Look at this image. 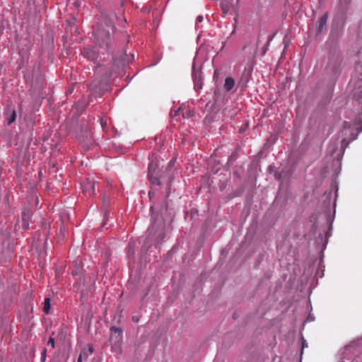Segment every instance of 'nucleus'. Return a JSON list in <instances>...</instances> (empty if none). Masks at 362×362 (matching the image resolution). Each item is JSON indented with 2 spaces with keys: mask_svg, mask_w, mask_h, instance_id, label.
<instances>
[{
  "mask_svg": "<svg viewBox=\"0 0 362 362\" xmlns=\"http://www.w3.org/2000/svg\"><path fill=\"white\" fill-rule=\"evenodd\" d=\"M185 107L183 105H182L177 110H175L174 112H170L171 117H178L180 115H182V118L185 119Z\"/></svg>",
  "mask_w": 362,
  "mask_h": 362,
  "instance_id": "nucleus-12",
  "label": "nucleus"
},
{
  "mask_svg": "<svg viewBox=\"0 0 362 362\" xmlns=\"http://www.w3.org/2000/svg\"><path fill=\"white\" fill-rule=\"evenodd\" d=\"M81 263H79L78 267H77V268L76 269V270L75 271H72L71 274L73 275H76V274H79V269H81Z\"/></svg>",
  "mask_w": 362,
  "mask_h": 362,
  "instance_id": "nucleus-22",
  "label": "nucleus"
},
{
  "mask_svg": "<svg viewBox=\"0 0 362 362\" xmlns=\"http://www.w3.org/2000/svg\"><path fill=\"white\" fill-rule=\"evenodd\" d=\"M95 182L93 178L91 177L86 178V180L81 183L83 192L88 197H94L95 195Z\"/></svg>",
  "mask_w": 362,
  "mask_h": 362,
  "instance_id": "nucleus-4",
  "label": "nucleus"
},
{
  "mask_svg": "<svg viewBox=\"0 0 362 362\" xmlns=\"http://www.w3.org/2000/svg\"><path fill=\"white\" fill-rule=\"evenodd\" d=\"M92 362H100L99 358H93Z\"/></svg>",
  "mask_w": 362,
  "mask_h": 362,
  "instance_id": "nucleus-29",
  "label": "nucleus"
},
{
  "mask_svg": "<svg viewBox=\"0 0 362 362\" xmlns=\"http://www.w3.org/2000/svg\"><path fill=\"white\" fill-rule=\"evenodd\" d=\"M21 167L18 165V163H16V175L18 180H21Z\"/></svg>",
  "mask_w": 362,
  "mask_h": 362,
  "instance_id": "nucleus-20",
  "label": "nucleus"
},
{
  "mask_svg": "<svg viewBox=\"0 0 362 362\" xmlns=\"http://www.w3.org/2000/svg\"><path fill=\"white\" fill-rule=\"evenodd\" d=\"M194 111L190 109H187L186 112H185V118L189 119L194 116Z\"/></svg>",
  "mask_w": 362,
  "mask_h": 362,
  "instance_id": "nucleus-18",
  "label": "nucleus"
},
{
  "mask_svg": "<svg viewBox=\"0 0 362 362\" xmlns=\"http://www.w3.org/2000/svg\"><path fill=\"white\" fill-rule=\"evenodd\" d=\"M355 70L357 73L360 74V76L362 77V62H357L356 63V67ZM362 80V78H361Z\"/></svg>",
  "mask_w": 362,
  "mask_h": 362,
  "instance_id": "nucleus-17",
  "label": "nucleus"
},
{
  "mask_svg": "<svg viewBox=\"0 0 362 362\" xmlns=\"http://www.w3.org/2000/svg\"><path fill=\"white\" fill-rule=\"evenodd\" d=\"M246 47H247V45H245L243 46V49H245Z\"/></svg>",
  "mask_w": 362,
  "mask_h": 362,
  "instance_id": "nucleus-31",
  "label": "nucleus"
},
{
  "mask_svg": "<svg viewBox=\"0 0 362 362\" xmlns=\"http://www.w3.org/2000/svg\"><path fill=\"white\" fill-rule=\"evenodd\" d=\"M115 26L112 21L107 16H103L101 24L99 25L95 35L94 45L93 47H85L82 51L84 57L94 61L99 55L98 47L109 51L110 47V30L113 31Z\"/></svg>",
  "mask_w": 362,
  "mask_h": 362,
  "instance_id": "nucleus-1",
  "label": "nucleus"
},
{
  "mask_svg": "<svg viewBox=\"0 0 362 362\" xmlns=\"http://www.w3.org/2000/svg\"><path fill=\"white\" fill-rule=\"evenodd\" d=\"M194 88L196 90L202 88V83L200 79V76H199V79L197 78V74L194 75Z\"/></svg>",
  "mask_w": 362,
  "mask_h": 362,
  "instance_id": "nucleus-16",
  "label": "nucleus"
},
{
  "mask_svg": "<svg viewBox=\"0 0 362 362\" xmlns=\"http://www.w3.org/2000/svg\"><path fill=\"white\" fill-rule=\"evenodd\" d=\"M327 18H328L327 13H325L318 20V22H317L318 33H321L323 30L324 28L326 25Z\"/></svg>",
  "mask_w": 362,
  "mask_h": 362,
  "instance_id": "nucleus-8",
  "label": "nucleus"
},
{
  "mask_svg": "<svg viewBox=\"0 0 362 362\" xmlns=\"http://www.w3.org/2000/svg\"><path fill=\"white\" fill-rule=\"evenodd\" d=\"M93 353V347L92 345L88 344L87 348H84L79 356H82V358L83 361H87L89 356L92 355Z\"/></svg>",
  "mask_w": 362,
  "mask_h": 362,
  "instance_id": "nucleus-9",
  "label": "nucleus"
},
{
  "mask_svg": "<svg viewBox=\"0 0 362 362\" xmlns=\"http://www.w3.org/2000/svg\"><path fill=\"white\" fill-rule=\"evenodd\" d=\"M223 6V11L224 14H226V13H228V10H229L230 6H229V5H228V4H226V6H224V5L223 4V6Z\"/></svg>",
  "mask_w": 362,
  "mask_h": 362,
  "instance_id": "nucleus-24",
  "label": "nucleus"
},
{
  "mask_svg": "<svg viewBox=\"0 0 362 362\" xmlns=\"http://www.w3.org/2000/svg\"><path fill=\"white\" fill-rule=\"evenodd\" d=\"M158 163L157 160H153L148 165V174H158Z\"/></svg>",
  "mask_w": 362,
  "mask_h": 362,
  "instance_id": "nucleus-11",
  "label": "nucleus"
},
{
  "mask_svg": "<svg viewBox=\"0 0 362 362\" xmlns=\"http://www.w3.org/2000/svg\"><path fill=\"white\" fill-rule=\"evenodd\" d=\"M202 21H203V17H202V16H198V17L197 18V22L200 23V22H202Z\"/></svg>",
  "mask_w": 362,
  "mask_h": 362,
  "instance_id": "nucleus-26",
  "label": "nucleus"
},
{
  "mask_svg": "<svg viewBox=\"0 0 362 362\" xmlns=\"http://www.w3.org/2000/svg\"><path fill=\"white\" fill-rule=\"evenodd\" d=\"M23 227H24V230L25 229H27L28 228V223H26L25 221V219L24 218V225H23Z\"/></svg>",
  "mask_w": 362,
  "mask_h": 362,
  "instance_id": "nucleus-27",
  "label": "nucleus"
},
{
  "mask_svg": "<svg viewBox=\"0 0 362 362\" xmlns=\"http://www.w3.org/2000/svg\"><path fill=\"white\" fill-rule=\"evenodd\" d=\"M6 116L7 123L8 125H10L16 119V112L13 109L11 108L10 107H7V110L6 111Z\"/></svg>",
  "mask_w": 362,
  "mask_h": 362,
  "instance_id": "nucleus-7",
  "label": "nucleus"
},
{
  "mask_svg": "<svg viewBox=\"0 0 362 362\" xmlns=\"http://www.w3.org/2000/svg\"><path fill=\"white\" fill-rule=\"evenodd\" d=\"M86 140H83V142L88 145L92 143V138L89 132H86Z\"/></svg>",
  "mask_w": 362,
  "mask_h": 362,
  "instance_id": "nucleus-19",
  "label": "nucleus"
},
{
  "mask_svg": "<svg viewBox=\"0 0 362 362\" xmlns=\"http://www.w3.org/2000/svg\"><path fill=\"white\" fill-rule=\"evenodd\" d=\"M164 226L163 221H160L158 224L153 223L149 227L148 237L142 250H146L153 242L156 245L162 243L165 238Z\"/></svg>",
  "mask_w": 362,
  "mask_h": 362,
  "instance_id": "nucleus-2",
  "label": "nucleus"
},
{
  "mask_svg": "<svg viewBox=\"0 0 362 362\" xmlns=\"http://www.w3.org/2000/svg\"><path fill=\"white\" fill-rule=\"evenodd\" d=\"M50 309H51L50 299L48 298H46L44 301L43 311L46 314H48L49 313Z\"/></svg>",
  "mask_w": 362,
  "mask_h": 362,
  "instance_id": "nucleus-14",
  "label": "nucleus"
},
{
  "mask_svg": "<svg viewBox=\"0 0 362 362\" xmlns=\"http://www.w3.org/2000/svg\"><path fill=\"white\" fill-rule=\"evenodd\" d=\"M305 346H307V345H305V340H303V349Z\"/></svg>",
  "mask_w": 362,
  "mask_h": 362,
  "instance_id": "nucleus-30",
  "label": "nucleus"
},
{
  "mask_svg": "<svg viewBox=\"0 0 362 362\" xmlns=\"http://www.w3.org/2000/svg\"><path fill=\"white\" fill-rule=\"evenodd\" d=\"M47 345H50L52 349L54 348V339L53 337H49V341L47 342Z\"/></svg>",
  "mask_w": 362,
  "mask_h": 362,
  "instance_id": "nucleus-21",
  "label": "nucleus"
},
{
  "mask_svg": "<svg viewBox=\"0 0 362 362\" xmlns=\"http://www.w3.org/2000/svg\"><path fill=\"white\" fill-rule=\"evenodd\" d=\"M351 0H339L336 17L342 21L346 18V13L350 8Z\"/></svg>",
  "mask_w": 362,
  "mask_h": 362,
  "instance_id": "nucleus-5",
  "label": "nucleus"
},
{
  "mask_svg": "<svg viewBox=\"0 0 362 362\" xmlns=\"http://www.w3.org/2000/svg\"><path fill=\"white\" fill-rule=\"evenodd\" d=\"M44 83V77L40 70V65L38 64L33 69V73L31 79L32 86H35L37 89H41Z\"/></svg>",
  "mask_w": 362,
  "mask_h": 362,
  "instance_id": "nucleus-3",
  "label": "nucleus"
},
{
  "mask_svg": "<svg viewBox=\"0 0 362 362\" xmlns=\"http://www.w3.org/2000/svg\"><path fill=\"white\" fill-rule=\"evenodd\" d=\"M111 331L112 332V337H120L122 334V329L117 327H112Z\"/></svg>",
  "mask_w": 362,
  "mask_h": 362,
  "instance_id": "nucleus-15",
  "label": "nucleus"
},
{
  "mask_svg": "<svg viewBox=\"0 0 362 362\" xmlns=\"http://www.w3.org/2000/svg\"><path fill=\"white\" fill-rule=\"evenodd\" d=\"M46 352H47V349H44V350L42 351V354H41V360L42 361H45V360L46 358Z\"/></svg>",
  "mask_w": 362,
  "mask_h": 362,
  "instance_id": "nucleus-23",
  "label": "nucleus"
},
{
  "mask_svg": "<svg viewBox=\"0 0 362 362\" xmlns=\"http://www.w3.org/2000/svg\"><path fill=\"white\" fill-rule=\"evenodd\" d=\"M341 62L342 57L339 52L336 51L331 52L329 55L328 67H332L333 69H335L339 66Z\"/></svg>",
  "mask_w": 362,
  "mask_h": 362,
  "instance_id": "nucleus-6",
  "label": "nucleus"
},
{
  "mask_svg": "<svg viewBox=\"0 0 362 362\" xmlns=\"http://www.w3.org/2000/svg\"><path fill=\"white\" fill-rule=\"evenodd\" d=\"M83 359L82 358V356H79L77 360V362H83Z\"/></svg>",
  "mask_w": 362,
  "mask_h": 362,
  "instance_id": "nucleus-28",
  "label": "nucleus"
},
{
  "mask_svg": "<svg viewBox=\"0 0 362 362\" xmlns=\"http://www.w3.org/2000/svg\"><path fill=\"white\" fill-rule=\"evenodd\" d=\"M235 86V80L231 77H227L225 79V83L223 85L224 89L226 91H230Z\"/></svg>",
  "mask_w": 362,
  "mask_h": 362,
  "instance_id": "nucleus-10",
  "label": "nucleus"
},
{
  "mask_svg": "<svg viewBox=\"0 0 362 362\" xmlns=\"http://www.w3.org/2000/svg\"><path fill=\"white\" fill-rule=\"evenodd\" d=\"M148 196H149V198L151 199L153 197H155L156 194H155V192L153 191L150 190L149 192H148Z\"/></svg>",
  "mask_w": 362,
  "mask_h": 362,
  "instance_id": "nucleus-25",
  "label": "nucleus"
},
{
  "mask_svg": "<svg viewBox=\"0 0 362 362\" xmlns=\"http://www.w3.org/2000/svg\"><path fill=\"white\" fill-rule=\"evenodd\" d=\"M148 177H149V180L152 185H160V180L158 177V174H153V173L148 174Z\"/></svg>",
  "mask_w": 362,
  "mask_h": 362,
  "instance_id": "nucleus-13",
  "label": "nucleus"
}]
</instances>
